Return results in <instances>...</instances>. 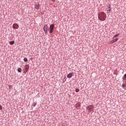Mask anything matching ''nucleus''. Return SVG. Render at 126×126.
Listing matches in <instances>:
<instances>
[{
	"label": "nucleus",
	"instance_id": "1",
	"mask_svg": "<svg viewBox=\"0 0 126 126\" xmlns=\"http://www.w3.org/2000/svg\"><path fill=\"white\" fill-rule=\"evenodd\" d=\"M98 17L100 21H105L107 18V15L104 12H100L98 13Z\"/></svg>",
	"mask_w": 126,
	"mask_h": 126
},
{
	"label": "nucleus",
	"instance_id": "2",
	"mask_svg": "<svg viewBox=\"0 0 126 126\" xmlns=\"http://www.w3.org/2000/svg\"><path fill=\"white\" fill-rule=\"evenodd\" d=\"M54 29H55V24H51L49 28H48V31L49 30V33L51 34L54 32Z\"/></svg>",
	"mask_w": 126,
	"mask_h": 126
},
{
	"label": "nucleus",
	"instance_id": "3",
	"mask_svg": "<svg viewBox=\"0 0 126 126\" xmlns=\"http://www.w3.org/2000/svg\"><path fill=\"white\" fill-rule=\"evenodd\" d=\"M93 109H94V106L92 105H88L87 107V109H88L89 112H92V111H93Z\"/></svg>",
	"mask_w": 126,
	"mask_h": 126
},
{
	"label": "nucleus",
	"instance_id": "4",
	"mask_svg": "<svg viewBox=\"0 0 126 126\" xmlns=\"http://www.w3.org/2000/svg\"><path fill=\"white\" fill-rule=\"evenodd\" d=\"M73 74H74V73H69L67 75V78H71L72 76H73Z\"/></svg>",
	"mask_w": 126,
	"mask_h": 126
},
{
	"label": "nucleus",
	"instance_id": "5",
	"mask_svg": "<svg viewBox=\"0 0 126 126\" xmlns=\"http://www.w3.org/2000/svg\"><path fill=\"white\" fill-rule=\"evenodd\" d=\"M43 29H44V32H45V33H48V26H47V25H44Z\"/></svg>",
	"mask_w": 126,
	"mask_h": 126
},
{
	"label": "nucleus",
	"instance_id": "6",
	"mask_svg": "<svg viewBox=\"0 0 126 126\" xmlns=\"http://www.w3.org/2000/svg\"><path fill=\"white\" fill-rule=\"evenodd\" d=\"M19 27V26H18V25H17V24H14L13 25V28L14 29H18V28Z\"/></svg>",
	"mask_w": 126,
	"mask_h": 126
},
{
	"label": "nucleus",
	"instance_id": "7",
	"mask_svg": "<svg viewBox=\"0 0 126 126\" xmlns=\"http://www.w3.org/2000/svg\"><path fill=\"white\" fill-rule=\"evenodd\" d=\"M40 6V4L39 3H37L35 4V7L36 9H39V7Z\"/></svg>",
	"mask_w": 126,
	"mask_h": 126
},
{
	"label": "nucleus",
	"instance_id": "8",
	"mask_svg": "<svg viewBox=\"0 0 126 126\" xmlns=\"http://www.w3.org/2000/svg\"><path fill=\"white\" fill-rule=\"evenodd\" d=\"M123 80H126V73L124 74L123 77L122 78Z\"/></svg>",
	"mask_w": 126,
	"mask_h": 126
},
{
	"label": "nucleus",
	"instance_id": "9",
	"mask_svg": "<svg viewBox=\"0 0 126 126\" xmlns=\"http://www.w3.org/2000/svg\"><path fill=\"white\" fill-rule=\"evenodd\" d=\"M119 40V38H117L116 39H114L113 40H112V43H115V42H117Z\"/></svg>",
	"mask_w": 126,
	"mask_h": 126
},
{
	"label": "nucleus",
	"instance_id": "10",
	"mask_svg": "<svg viewBox=\"0 0 126 126\" xmlns=\"http://www.w3.org/2000/svg\"><path fill=\"white\" fill-rule=\"evenodd\" d=\"M9 44H10V45H13V44H14V41H10L9 42Z\"/></svg>",
	"mask_w": 126,
	"mask_h": 126
},
{
	"label": "nucleus",
	"instance_id": "11",
	"mask_svg": "<svg viewBox=\"0 0 126 126\" xmlns=\"http://www.w3.org/2000/svg\"><path fill=\"white\" fill-rule=\"evenodd\" d=\"M120 33H118L117 34H115L114 35V38H117V37H118V36H119Z\"/></svg>",
	"mask_w": 126,
	"mask_h": 126
},
{
	"label": "nucleus",
	"instance_id": "12",
	"mask_svg": "<svg viewBox=\"0 0 126 126\" xmlns=\"http://www.w3.org/2000/svg\"><path fill=\"white\" fill-rule=\"evenodd\" d=\"M75 92L76 93L79 92V89L78 88L75 89Z\"/></svg>",
	"mask_w": 126,
	"mask_h": 126
},
{
	"label": "nucleus",
	"instance_id": "13",
	"mask_svg": "<svg viewBox=\"0 0 126 126\" xmlns=\"http://www.w3.org/2000/svg\"><path fill=\"white\" fill-rule=\"evenodd\" d=\"M24 62H28V59H27V58H24Z\"/></svg>",
	"mask_w": 126,
	"mask_h": 126
},
{
	"label": "nucleus",
	"instance_id": "14",
	"mask_svg": "<svg viewBox=\"0 0 126 126\" xmlns=\"http://www.w3.org/2000/svg\"><path fill=\"white\" fill-rule=\"evenodd\" d=\"M18 71L19 72H21V68H18Z\"/></svg>",
	"mask_w": 126,
	"mask_h": 126
},
{
	"label": "nucleus",
	"instance_id": "15",
	"mask_svg": "<svg viewBox=\"0 0 126 126\" xmlns=\"http://www.w3.org/2000/svg\"><path fill=\"white\" fill-rule=\"evenodd\" d=\"M66 81V79L65 78H65H64L63 79V82H65Z\"/></svg>",
	"mask_w": 126,
	"mask_h": 126
},
{
	"label": "nucleus",
	"instance_id": "16",
	"mask_svg": "<svg viewBox=\"0 0 126 126\" xmlns=\"http://www.w3.org/2000/svg\"><path fill=\"white\" fill-rule=\"evenodd\" d=\"M107 7L108 8H111V4H109L108 5H107Z\"/></svg>",
	"mask_w": 126,
	"mask_h": 126
},
{
	"label": "nucleus",
	"instance_id": "17",
	"mask_svg": "<svg viewBox=\"0 0 126 126\" xmlns=\"http://www.w3.org/2000/svg\"><path fill=\"white\" fill-rule=\"evenodd\" d=\"M0 110H2V106H1V105H0Z\"/></svg>",
	"mask_w": 126,
	"mask_h": 126
},
{
	"label": "nucleus",
	"instance_id": "18",
	"mask_svg": "<svg viewBox=\"0 0 126 126\" xmlns=\"http://www.w3.org/2000/svg\"><path fill=\"white\" fill-rule=\"evenodd\" d=\"M126 85H125V84H122V87H125Z\"/></svg>",
	"mask_w": 126,
	"mask_h": 126
},
{
	"label": "nucleus",
	"instance_id": "19",
	"mask_svg": "<svg viewBox=\"0 0 126 126\" xmlns=\"http://www.w3.org/2000/svg\"><path fill=\"white\" fill-rule=\"evenodd\" d=\"M81 106V104H78V107H80Z\"/></svg>",
	"mask_w": 126,
	"mask_h": 126
},
{
	"label": "nucleus",
	"instance_id": "20",
	"mask_svg": "<svg viewBox=\"0 0 126 126\" xmlns=\"http://www.w3.org/2000/svg\"><path fill=\"white\" fill-rule=\"evenodd\" d=\"M111 8H110L109 10H107V11H111Z\"/></svg>",
	"mask_w": 126,
	"mask_h": 126
},
{
	"label": "nucleus",
	"instance_id": "21",
	"mask_svg": "<svg viewBox=\"0 0 126 126\" xmlns=\"http://www.w3.org/2000/svg\"><path fill=\"white\" fill-rule=\"evenodd\" d=\"M56 0H51L52 1H55Z\"/></svg>",
	"mask_w": 126,
	"mask_h": 126
},
{
	"label": "nucleus",
	"instance_id": "22",
	"mask_svg": "<svg viewBox=\"0 0 126 126\" xmlns=\"http://www.w3.org/2000/svg\"><path fill=\"white\" fill-rule=\"evenodd\" d=\"M114 74H116V72H114Z\"/></svg>",
	"mask_w": 126,
	"mask_h": 126
}]
</instances>
